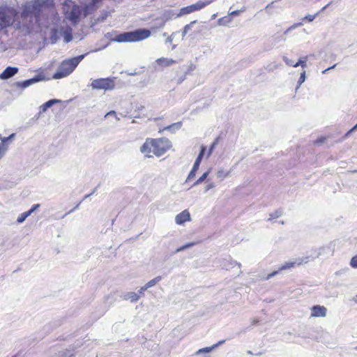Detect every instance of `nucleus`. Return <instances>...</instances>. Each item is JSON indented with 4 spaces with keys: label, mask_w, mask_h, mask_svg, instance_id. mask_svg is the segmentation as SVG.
I'll return each mask as SVG.
<instances>
[{
    "label": "nucleus",
    "mask_w": 357,
    "mask_h": 357,
    "mask_svg": "<svg viewBox=\"0 0 357 357\" xmlns=\"http://www.w3.org/2000/svg\"><path fill=\"white\" fill-rule=\"evenodd\" d=\"M151 31L146 29H137L131 31H126L118 34L112 39V41L116 43H132L139 42L148 38Z\"/></svg>",
    "instance_id": "1"
},
{
    "label": "nucleus",
    "mask_w": 357,
    "mask_h": 357,
    "mask_svg": "<svg viewBox=\"0 0 357 357\" xmlns=\"http://www.w3.org/2000/svg\"><path fill=\"white\" fill-rule=\"evenodd\" d=\"M45 6V0H33L26 3L22 6V17L24 20L30 18V21L34 18L38 21L40 13L42 11Z\"/></svg>",
    "instance_id": "2"
},
{
    "label": "nucleus",
    "mask_w": 357,
    "mask_h": 357,
    "mask_svg": "<svg viewBox=\"0 0 357 357\" xmlns=\"http://www.w3.org/2000/svg\"><path fill=\"white\" fill-rule=\"evenodd\" d=\"M63 37V42L68 43L73 40V29L70 26L66 28L61 26L60 28H52L50 31L49 40L51 44L56 43L59 40Z\"/></svg>",
    "instance_id": "3"
},
{
    "label": "nucleus",
    "mask_w": 357,
    "mask_h": 357,
    "mask_svg": "<svg viewBox=\"0 0 357 357\" xmlns=\"http://www.w3.org/2000/svg\"><path fill=\"white\" fill-rule=\"evenodd\" d=\"M153 149L152 152L156 156H160L167 151L172 146L171 142L165 137L152 139Z\"/></svg>",
    "instance_id": "4"
},
{
    "label": "nucleus",
    "mask_w": 357,
    "mask_h": 357,
    "mask_svg": "<svg viewBox=\"0 0 357 357\" xmlns=\"http://www.w3.org/2000/svg\"><path fill=\"white\" fill-rule=\"evenodd\" d=\"M213 0H206V1H198L196 3L191 4L190 6L183 7L180 9L179 13L176 14V17H181L184 15L190 14L193 12L199 10L206 6L209 5ZM175 13H173L172 15H174Z\"/></svg>",
    "instance_id": "5"
},
{
    "label": "nucleus",
    "mask_w": 357,
    "mask_h": 357,
    "mask_svg": "<svg viewBox=\"0 0 357 357\" xmlns=\"http://www.w3.org/2000/svg\"><path fill=\"white\" fill-rule=\"evenodd\" d=\"M310 257H306L305 258H298L296 259L294 261H288L285 262L278 271H273L272 273L268 274L266 278H264L265 280H268L271 278L277 275L280 271L291 268L295 266L296 264L301 265L302 264H306L310 261Z\"/></svg>",
    "instance_id": "6"
},
{
    "label": "nucleus",
    "mask_w": 357,
    "mask_h": 357,
    "mask_svg": "<svg viewBox=\"0 0 357 357\" xmlns=\"http://www.w3.org/2000/svg\"><path fill=\"white\" fill-rule=\"evenodd\" d=\"M16 16L15 11L13 9H7L0 13V30L3 27L13 24Z\"/></svg>",
    "instance_id": "7"
},
{
    "label": "nucleus",
    "mask_w": 357,
    "mask_h": 357,
    "mask_svg": "<svg viewBox=\"0 0 357 357\" xmlns=\"http://www.w3.org/2000/svg\"><path fill=\"white\" fill-rule=\"evenodd\" d=\"M84 56L85 54H81L76 57L66 59L63 61L60 66L67 72V74L69 75L73 73V71L77 66L79 62L84 58Z\"/></svg>",
    "instance_id": "8"
},
{
    "label": "nucleus",
    "mask_w": 357,
    "mask_h": 357,
    "mask_svg": "<svg viewBox=\"0 0 357 357\" xmlns=\"http://www.w3.org/2000/svg\"><path fill=\"white\" fill-rule=\"evenodd\" d=\"M91 86L93 89L111 90L114 88V82L110 78H100L94 79Z\"/></svg>",
    "instance_id": "9"
},
{
    "label": "nucleus",
    "mask_w": 357,
    "mask_h": 357,
    "mask_svg": "<svg viewBox=\"0 0 357 357\" xmlns=\"http://www.w3.org/2000/svg\"><path fill=\"white\" fill-rule=\"evenodd\" d=\"M82 14L81 8L74 3L70 10L66 11V18L73 24H77Z\"/></svg>",
    "instance_id": "10"
},
{
    "label": "nucleus",
    "mask_w": 357,
    "mask_h": 357,
    "mask_svg": "<svg viewBox=\"0 0 357 357\" xmlns=\"http://www.w3.org/2000/svg\"><path fill=\"white\" fill-rule=\"evenodd\" d=\"M206 146H201V150L194 162V165H193V167L192 168V169L190 170V172H189L188 174V176L187 177V179H186V182L190 181L191 179L194 178L195 177V175H196V172L198 170L199 167V165L201 164V162L203 159V157L205 154V151H206Z\"/></svg>",
    "instance_id": "11"
},
{
    "label": "nucleus",
    "mask_w": 357,
    "mask_h": 357,
    "mask_svg": "<svg viewBox=\"0 0 357 357\" xmlns=\"http://www.w3.org/2000/svg\"><path fill=\"white\" fill-rule=\"evenodd\" d=\"M18 72V68L16 67H7L0 75L1 79H8L13 77Z\"/></svg>",
    "instance_id": "12"
},
{
    "label": "nucleus",
    "mask_w": 357,
    "mask_h": 357,
    "mask_svg": "<svg viewBox=\"0 0 357 357\" xmlns=\"http://www.w3.org/2000/svg\"><path fill=\"white\" fill-rule=\"evenodd\" d=\"M312 317H324L326 315V308L324 306L314 305L312 308Z\"/></svg>",
    "instance_id": "13"
},
{
    "label": "nucleus",
    "mask_w": 357,
    "mask_h": 357,
    "mask_svg": "<svg viewBox=\"0 0 357 357\" xmlns=\"http://www.w3.org/2000/svg\"><path fill=\"white\" fill-rule=\"evenodd\" d=\"M43 79V76L40 75L36 76L34 78H31V79H27V80H25L23 82H17L16 85L18 87L24 89V88H26V87L31 86V84H35V83H36L39 81H41Z\"/></svg>",
    "instance_id": "14"
},
{
    "label": "nucleus",
    "mask_w": 357,
    "mask_h": 357,
    "mask_svg": "<svg viewBox=\"0 0 357 357\" xmlns=\"http://www.w3.org/2000/svg\"><path fill=\"white\" fill-rule=\"evenodd\" d=\"M190 220V214L187 210L183 211L175 217V222L177 225H182Z\"/></svg>",
    "instance_id": "15"
},
{
    "label": "nucleus",
    "mask_w": 357,
    "mask_h": 357,
    "mask_svg": "<svg viewBox=\"0 0 357 357\" xmlns=\"http://www.w3.org/2000/svg\"><path fill=\"white\" fill-rule=\"evenodd\" d=\"M153 149V144L152 143V139H146V142L140 147V151L142 153L146 154V156L149 157V153L152 152Z\"/></svg>",
    "instance_id": "16"
},
{
    "label": "nucleus",
    "mask_w": 357,
    "mask_h": 357,
    "mask_svg": "<svg viewBox=\"0 0 357 357\" xmlns=\"http://www.w3.org/2000/svg\"><path fill=\"white\" fill-rule=\"evenodd\" d=\"M40 207V204H34L30 210L21 213L17 219L18 223H22L27 217L32 214L36 209Z\"/></svg>",
    "instance_id": "17"
},
{
    "label": "nucleus",
    "mask_w": 357,
    "mask_h": 357,
    "mask_svg": "<svg viewBox=\"0 0 357 357\" xmlns=\"http://www.w3.org/2000/svg\"><path fill=\"white\" fill-rule=\"evenodd\" d=\"M156 62L158 65H162L164 66H169L174 63H176V61L172 59L161 57V58L158 59L156 60Z\"/></svg>",
    "instance_id": "18"
},
{
    "label": "nucleus",
    "mask_w": 357,
    "mask_h": 357,
    "mask_svg": "<svg viewBox=\"0 0 357 357\" xmlns=\"http://www.w3.org/2000/svg\"><path fill=\"white\" fill-rule=\"evenodd\" d=\"M67 72L61 66L58 68L56 72L52 75V78L59 79L67 77Z\"/></svg>",
    "instance_id": "19"
},
{
    "label": "nucleus",
    "mask_w": 357,
    "mask_h": 357,
    "mask_svg": "<svg viewBox=\"0 0 357 357\" xmlns=\"http://www.w3.org/2000/svg\"><path fill=\"white\" fill-rule=\"evenodd\" d=\"M98 6H94L93 4H91L90 3L88 4H86L82 12H83V15L84 17L88 16L89 15L91 14L93 11H95Z\"/></svg>",
    "instance_id": "20"
},
{
    "label": "nucleus",
    "mask_w": 357,
    "mask_h": 357,
    "mask_svg": "<svg viewBox=\"0 0 357 357\" xmlns=\"http://www.w3.org/2000/svg\"><path fill=\"white\" fill-rule=\"evenodd\" d=\"M182 126V123L181 121L172 123L167 127H165L163 130L169 131L172 133H174L176 131L178 130Z\"/></svg>",
    "instance_id": "21"
},
{
    "label": "nucleus",
    "mask_w": 357,
    "mask_h": 357,
    "mask_svg": "<svg viewBox=\"0 0 357 357\" xmlns=\"http://www.w3.org/2000/svg\"><path fill=\"white\" fill-rule=\"evenodd\" d=\"M125 300H130L132 303H135L139 299V296L135 292H128L123 296Z\"/></svg>",
    "instance_id": "22"
},
{
    "label": "nucleus",
    "mask_w": 357,
    "mask_h": 357,
    "mask_svg": "<svg viewBox=\"0 0 357 357\" xmlns=\"http://www.w3.org/2000/svg\"><path fill=\"white\" fill-rule=\"evenodd\" d=\"M217 347V344H213V346L211 347H204V348H202V349H199L197 352H196V355L197 356H199L202 354H208L210 353L211 351H212L215 348Z\"/></svg>",
    "instance_id": "23"
},
{
    "label": "nucleus",
    "mask_w": 357,
    "mask_h": 357,
    "mask_svg": "<svg viewBox=\"0 0 357 357\" xmlns=\"http://www.w3.org/2000/svg\"><path fill=\"white\" fill-rule=\"evenodd\" d=\"M210 170L211 169H208V171H206V172H204L194 183L193 185H192V187L193 186H196V185H198L201 183H202L206 179V178L208 177V174H209V172H210Z\"/></svg>",
    "instance_id": "24"
},
{
    "label": "nucleus",
    "mask_w": 357,
    "mask_h": 357,
    "mask_svg": "<svg viewBox=\"0 0 357 357\" xmlns=\"http://www.w3.org/2000/svg\"><path fill=\"white\" fill-rule=\"evenodd\" d=\"M162 279V277L161 276H157L155 277V278H153V280L149 281L146 284V287L147 289L149 288H151L153 286H155L159 281H160Z\"/></svg>",
    "instance_id": "25"
},
{
    "label": "nucleus",
    "mask_w": 357,
    "mask_h": 357,
    "mask_svg": "<svg viewBox=\"0 0 357 357\" xmlns=\"http://www.w3.org/2000/svg\"><path fill=\"white\" fill-rule=\"evenodd\" d=\"M195 245H196V243L195 242H190V243H188L179 248H178L176 250H175V253H177V252H181V251H183L186 249H188L192 246H194Z\"/></svg>",
    "instance_id": "26"
},
{
    "label": "nucleus",
    "mask_w": 357,
    "mask_h": 357,
    "mask_svg": "<svg viewBox=\"0 0 357 357\" xmlns=\"http://www.w3.org/2000/svg\"><path fill=\"white\" fill-rule=\"evenodd\" d=\"M231 22L229 16H225L218 20V24L220 26H227Z\"/></svg>",
    "instance_id": "27"
},
{
    "label": "nucleus",
    "mask_w": 357,
    "mask_h": 357,
    "mask_svg": "<svg viewBox=\"0 0 357 357\" xmlns=\"http://www.w3.org/2000/svg\"><path fill=\"white\" fill-rule=\"evenodd\" d=\"M282 214H283V211L282 209H278L275 211H274L273 213L270 214V218H268V220H271L272 219L278 218L282 216Z\"/></svg>",
    "instance_id": "28"
},
{
    "label": "nucleus",
    "mask_w": 357,
    "mask_h": 357,
    "mask_svg": "<svg viewBox=\"0 0 357 357\" xmlns=\"http://www.w3.org/2000/svg\"><path fill=\"white\" fill-rule=\"evenodd\" d=\"M306 62V57L303 60L300 59L298 62H296V63H294V67L296 68L301 66L303 68H305L307 66Z\"/></svg>",
    "instance_id": "29"
},
{
    "label": "nucleus",
    "mask_w": 357,
    "mask_h": 357,
    "mask_svg": "<svg viewBox=\"0 0 357 357\" xmlns=\"http://www.w3.org/2000/svg\"><path fill=\"white\" fill-rule=\"evenodd\" d=\"M59 102H61V100H58V99H51V100H49L48 101H46V109L47 108L51 107L55 103H59Z\"/></svg>",
    "instance_id": "30"
},
{
    "label": "nucleus",
    "mask_w": 357,
    "mask_h": 357,
    "mask_svg": "<svg viewBox=\"0 0 357 357\" xmlns=\"http://www.w3.org/2000/svg\"><path fill=\"white\" fill-rule=\"evenodd\" d=\"M305 78H306V77H305V71H303V73H301L300 78H299V79L298 81V86L296 87V89L298 88H299L300 86L305 82Z\"/></svg>",
    "instance_id": "31"
},
{
    "label": "nucleus",
    "mask_w": 357,
    "mask_h": 357,
    "mask_svg": "<svg viewBox=\"0 0 357 357\" xmlns=\"http://www.w3.org/2000/svg\"><path fill=\"white\" fill-rule=\"evenodd\" d=\"M218 142V139L216 138L215 140L212 143V144L211 145L209 149H208V156H209L213 151V149H215V146L217 145Z\"/></svg>",
    "instance_id": "32"
},
{
    "label": "nucleus",
    "mask_w": 357,
    "mask_h": 357,
    "mask_svg": "<svg viewBox=\"0 0 357 357\" xmlns=\"http://www.w3.org/2000/svg\"><path fill=\"white\" fill-rule=\"evenodd\" d=\"M350 266L352 268H357V255L353 257L350 261Z\"/></svg>",
    "instance_id": "33"
},
{
    "label": "nucleus",
    "mask_w": 357,
    "mask_h": 357,
    "mask_svg": "<svg viewBox=\"0 0 357 357\" xmlns=\"http://www.w3.org/2000/svg\"><path fill=\"white\" fill-rule=\"evenodd\" d=\"M228 175H229V172L225 173L222 169L219 170L216 174V176L218 178H223L227 177Z\"/></svg>",
    "instance_id": "34"
},
{
    "label": "nucleus",
    "mask_w": 357,
    "mask_h": 357,
    "mask_svg": "<svg viewBox=\"0 0 357 357\" xmlns=\"http://www.w3.org/2000/svg\"><path fill=\"white\" fill-rule=\"evenodd\" d=\"M317 14H315V15H310V14H309V15H307L303 18V20H307V21H308V22H312V21L315 19V17H316V16H317Z\"/></svg>",
    "instance_id": "35"
},
{
    "label": "nucleus",
    "mask_w": 357,
    "mask_h": 357,
    "mask_svg": "<svg viewBox=\"0 0 357 357\" xmlns=\"http://www.w3.org/2000/svg\"><path fill=\"white\" fill-rule=\"evenodd\" d=\"M196 22V20L192 21L190 24H186L183 29H185V31L188 32L190 30H191L192 25L195 24Z\"/></svg>",
    "instance_id": "36"
},
{
    "label": "nucleus",
    "mask_w": 357,
    "mask_h": 357,
    "mask_svg": "<svg viewBox=\"0 0 357 357\" xmlns=\"http://www.w3.org/2000/svg\"><path fill=\"white\" fill-rule=\"evenodd\" d=\"M54 5V0H46V9L53 8Z\"/></svg>",
    "instance_id": "37"
},
{
    "label": "nucleus",
    "mask_w": 357,
    "mask_h": 357,
    "mask_svg": "<svg viewBox=\"0 0 357 357\" xmlns=\"http://www.w3.org/2000/svg\"><path fill=\"white\" fill-rule=\"evenodd\" d=\"M15 137V134H11L9 137H0L1 140V144H5V143L8 141L9 139H13Z\"/></svg>",
    "instance_id": "38"
},
{
    "label": "nucleus",
    "mask_w": 357,
    "mask_h": 357,
    "mask_svg": "<svg viewBox=\"0 0 357 357\" xmlns=\"http://www.w3.org/2000/svg\"><path fill=\"white\" fill-rule=\"evenodd\" d=\"M114 116V118H115L117 121H119V118H118V117H117V116H116V112H114V111H113V110L109 111V112H107V113L105 114V117L106 118V117H108V116Z\"/></svg>",
    "instance_id": "39"
},
{
    "label": "nucleus",
    "mask_w": 357,
    "mask_h": 357,
    "mask_svg": "<svg viewBox=\"0 0 357 357\" xmlns=\"http://www.w3.org/2000/svg\"><path fill=\"white\" fill-rule=\"evenodd\" d=\"M6 149H7V148L5 144H0V157H2V155L6 152Z\"/></svg>",
    "instance_id": "40"
},
{
    "label": "nucleus",
    "mask_w": 357,
    "mask_h": 357,
    "mask_svg": "<svg viewBox=\"0 0 357 357\" xmlns=\"http://www.w3.org/2000/svg\"><path fill=\"white\" fill-rule=\"evenodd\" d=\"M283 60L287 65L294 67V62L291 59H288L287 56H283Z\"/></svg>",
    "instance_id": "41"
},
{
    "label": "nucleus",
    "mask_w": 357,
    "mask_h": 357,
    "mask_svg": "<svg viewBox=\"0 0 357 357\" xmlns=\"http://www.w3.org/2000/svg\"><path fill=\"white\" fill-rule=\"evenodd\" d=\"M303 26V23H302V22H298V23H295V24H294L293 25H291V26H289V29H290L291 31H292V30L296 29V28H298V26Z\"/></svg>",
    "instance_id": "42"
},
{
    "label": "nucleus",
    "mask_w": 357,
    "mask_h": 357,
    "mask_svg": "<svg viewBox=\"0 0 357 357\" xmlns=\"http://www.w3.org/2000/svg\"><path fill=\"white\" fill-rule=\"evenodd\" d=\"M188 73V71L185 72V74L182 76H181L178 80H177V82L178 84H181L185 79V77H186V75Z\"/></svg>",
    "instance_id": "43"
},
{
    "label": "nucleus",
    "mask_w": 357,
    "mask_h": 357,
    "mask_svg": "<svg viewBox=\"0 0 357 357\" xmlns=\"http://www.w3.org/2000/svg\"><path fill=\"white\" fill-rule=\"evenodd\" d=\"M357 130V123L350 129L345 135L346 137H348L351 132Z\"/></svg>",
    "instance_id": "44"
},
{
    "label": "nucleus",
    "mask_w": 357,
    "mask_h": 357,
    "mask_svg": "<svg viewBox=\"0 0 357 357\" xmlns=\"http://www.w3.org/2000/svg\"><path fill=\"white\" fill-rule=\"evenodd\" d=\"M215 184L213 183H209L208 185H207L206 187H205V192H207L209 190L215 188Z\"/></svg>",
    "instance_id": "45"
},
{
    "label": "nucleus",
    "mask_w": 357,
    "mask_h": 357,
    "mask_svg": "<svg viewBox=\"0 0 357 357\" xmlns=\"http://www.w3.org/2000/svg\"><path fill=\"white\" fill-rule=\"evenodd\" d=\"M175 34V33H173L170 36L167 37L165 40V43H171L173 40V36Z\"/></svg>",
    "instance_id": "46"
},
{
    "label": "nucleus",
    "mask_w": 357,
    "mask_h": 357,
    "mask_svg": "<svg viewBox=\"0 0 357 357\" xmlns=\"http://www.w3.org/2000/svg\"><path fill=\"white\" fill-rule=\"evenodd\" d=\"M337 66V63L334 64L333 66L325 69L324 70L322 71V73L323 74H325L326 73L328 70H331V69H333L335 68V66Z\"/></svg>",
    "instance_id": "47"
},
{
    "label": "nucleus",
    "mask_w": 357,
    "mask_h": 357,
    "mask_svg": "<svg viewBox=\"0 0 357 357\" xmlns=\"http://www.w3.org/2000/svg\"><path fill=\"white\" fill-rule=\"evenodd\" d=\"M102 0H91V4H93L94 6H98V3H100Z\"/></svg>",
    "instance_id": "48"
},
{
    "label": "nucleus",
    "mask_w": 357,
    "mask_h": 357,
    "mask_svg": "<svg viewBox=\"0 0 357 357\" xmlns=\"http://www.w3.org/2000/svg\"><path fill=\"white\" fill-rule=\"evenodd\" d=\"M148 289L146 287V286H143L140 288V289L139 290V294H143L146 290H147Z\"/></svg>",
    "instance_id": "49"
},
{
    "label": "nucleus",
    "mask_w": 357,
    "mask_h": 357,
    "mask_svg": "<svg viewBox=\"0 0 357 357\" xmlns=\"http://www.w3.org/2000/svg\"><path fill=\"white\" fill-rule=\"evenodd\" d=\"M239 13V10H234L229 13L230 16H236Z\"/></svg>",
    "instance_id": "50"
},
{
    "label": "nucleus",
    "mask_w": 357,
    "mask_h": 357,
    "mask_svg": "<svg viewBox=\"0 0 357 357\" xmlns=\"http://www.w3.org/2000/svg\"><path fill=\"white\" fill-rule=\"evenodd\" d=\"M98 188H99V185H98L95 188H93V190L91 191V192L90 193V195L91 196L93 195L96 192Z\"/></svg>",
    "instance_id": "51"
},
{
    "label": "nucleus",
    "mask_w": 357,
    "mask_h": 357,
    "mask_svg": "<svg viewBox=\"0 0 357 357\" xmlns=\"http://www.w3.org/2000/svg\"><path fill=\"white\" fill-rule=\"evenodd\" d=\"M75 210V209H74V208H73V209L70 210L68 213H65V214L62 216V218H64V217H65V216H66L68 214H70V213H73Z\"/></svg>",
    "instance_id": "52"
},
{
    "label": "nucleus",
    "mask_w": 357,
    "mask_h": 357,
    "mask_svg": "<svg viewBox=\"0 0 357 357\" xmlns=\"http://www.w3.org/2000/svg\"><path fill=\"white\" fill-rule=\"evenodd\" d=\"M324 140H325V139H324V138H321V139H320L317 140L316 143H317V144H321V143H323V142H324Z\"/></svg>",
    "instance_id": "53"
},
{
    "label": "nucleus",
    "mask_w": 357,
    "mask_h": 357,
    "mask_svg": "<svg viewBox=\"0 0 357 357\" xmlns=\"http://www.w3.org/2000/svg\"><path fill=\"white\" fill-rule=\"evenodd\" d=\"M40 112H45V104H43V105H40Z\"/></svg>",
    "instance_id": "54"
},
{
    "label": "nucleus",
    "mask_w": 357,
    "mask_h": 357,
    "mask_svg": "<svg viewBox=\"0 0 357 357\" xmlns=\"http://www.w3.org/2000/svg\"><path fill=\"white\" fill-rule=\"evenodd\" d=\"M291 31L289 29V28H288L284 32V35H287L289 33H290Z\"/></svg>",
    "instance_id": "55"
},
{
    "label": "nucleus",
    "mask_w": 357,
    "mask_h": 357,
    "mask_svg": "<svg viewBox=\"0 0 357 357\" xmlns=\"http://www.w3.org/2000/svg\"><path fill=\"white\" fill-rule=\"evenodd\" d=\"M91 196V195H90V193H89V194H88V195H86L84 197L83 200H84V199H88V198H89V197H90Z\"/></svg>",
    "instance_id": "56"
},
{
    "label": "nucleus",
    "mask_w": 357,
    "mask_h": 357,
    "mask_svg": "<svg viewBox=\"0 0 357 357\" xmlns=\"http://www.w3.org/2000/svg\"><path fill=\"white\" fill-rule=\"evenodd\" d=\"M225 342V340H222V341H219L216 344H217V347L222 344V343Z\"/></svg>",
    "instance_id": "57"
},
{
    "label": "nucleus",
    "mask_w": 357,
    "mask_h": 357,
    "mask_svg": "<svg viewBox=\"0 0 357 357\" xmlns=\"http://www.w3.org/2000/svg\"><path fill=\"white\" fill-rule=\"evenodd\" d=\"M187 33H188V31H185V29H183V33H182L183 38L186 35Z\"/></svg>",
    "instance_id": "58"
},
{
    "label": "nucleus",
    "mask_w": 357,
    "mask_h": 357,
    "mask_svg": "<svg viewBox=\"0 0 357 357\" xmlns=\"http://www.w3.org/2000/svg\"><path fill=\"white\" fill-rule=\"evenodd\" d=\"M194 68H195V67L193 66V65H192V64H191V65H190V68H189L188 71L192 70H193Z\"/></svg>",
    "instance_id": "59"
},
{
    "label": "nucleus",
    "mask_w": 357,
    "mask_h": 357,
    "mask_svg": "<svg viewBox=\"0 0 357 357\" xmlns=\"http://www.w3.org/2000/svg\"><path fill=\"white\" fill-rule=\"evenodd\" d=\"M81 204V202H80L79 203H78V204H77L74 207V209H75V210H76L77 208H78V207H79V204Z\"/></svg>",
    "instance_id": "60"
},
{
    "label": "nucleus",
    "mask_w": 357,
    "mask_h": 357,
    "mask_svg": "<svg viewBox=\"0 0 357 357\" xmlns=\"http://www.w3.org/2000/svg\"><path fill=\"white\" fill-rule=\"evenodd\" d=\"M217 17V14H213L211 17V19L213 20Z\"/></svg>",
    "instance_id": "61"
},
{
    "label": "nucleus",
    "mask_w": 357,
    "mask_h": 357,
    "mask_svg": "<svg viewBox=\"0 0 357 357\" xmlns=\"http://www.w3.org/2000/svg\"><path fill=\"white\" fill-rule=\"evenodd\" d=\"M328 5H329V3H328V4H327L326 6H325L324 7H323L322 10L326 9V8L328 6Z\"/></svg>",
    "instance_id": "62"
},
{
    "label": "nucleus",
    "mask_w": 357,
    "mask_h": 357,
    "mask_svg": "<svg viewBox=\"0 0 357 357\" xmlns=\"http://www.w3.org/2000/svg\"><path fill=\"white\" fill-rule=\"evenodd\" d=\"M275 68H276V66H274V67L273 68L270 69V70H273Z\"/></svg>",
    "instance_id": "63"
},
{
    "label": "nucleus",
    "mask_w": 357,
    "mask_h": 357,
    "mask_svg": "<svg viewBox=\"0 0 357 357\" xmlns=\"http://www.w3.org/2000/svg\"><path fill=\"white\" fill-rule=\"evenodd\" d=\"M167 36V33H163V36L165 37Z\"/></svg>",
    "instance_id": "64"
}]
</instances>
